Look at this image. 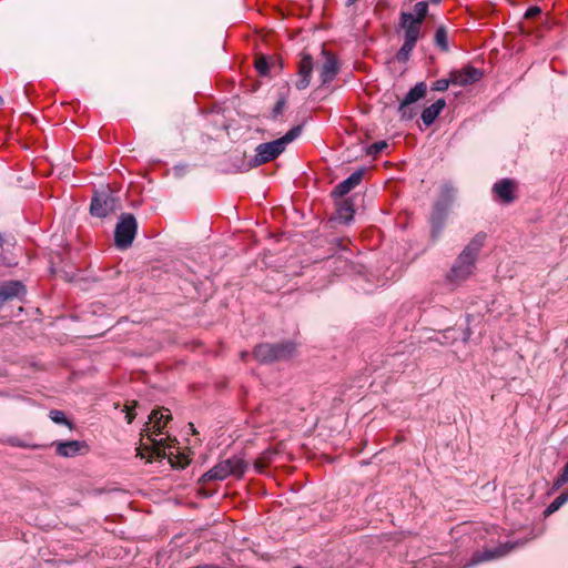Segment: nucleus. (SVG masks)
<instances>
[{
  "instance_id": "15",
  "label": "nucleus",
  "mask_w": 568,
  "mask_h": 568,
  "mask_svg": "<svg viewBox=\"0 0 568 568\" xmlns=\"http://www.w3.org/2000/svg\"><path fill=\"white\" fill-rule=\"evenodd\" d=\"M513 549H514L513 545H510L508 542L501 544V545L495 547L494 549H485L481 552L475 554L471 561H473V564H478V562H483V561H487V560H491V559H497L503 556H506Z\"/></svg>"
},
{
  "instance_id": "38",
  "label": "nucleus",
  "mask_w": 568,
  "mask_h": 568,
  "mask_svg": "<svg viewBox=\"0 0 568 568\" xmlns=\"http://www.w3.org/2000/svg\"><path fill=\"white\" fill-rule=\"evenodd\" d=\"M2 244H3V239H2V236L0 235V245H2Z\"/></svg>"
},
{
  "instance_id": "30",
  "label": "nucleus",
  "mask_w": 568,
  "mask_h": 568,
  "mask_svg": "<svg viewBox=\"0 0 568 568\" xmlns=\"http://www.w3.org/2000/svg\"><path fill=\"white\" fill-rule=\"evenodd\" d=\"M136 402H133V405H125V419L129 424L133 422L135 418L134 407Z\"/></svg>"
},
{
  "instance_id": "34",
  "label": "nucleus",
  "mask_w": 568,
  "mask_h": 568,
  "mask_svg": "<svg viewBox=\"0 0 568 568\" xmlns=\"http://www.w3.org/2000/svg\"><path fill=\"white\" fill-rule=\"evenodd\" d=\"M358 0H347V6H353L354 3H356Z\"/></svg>"
},
{
  "instance_id": "11",
  "label": "nucleus",
  "mask_w": 568,
  "mask_h": 568,
  "mask_svg": "<svg viewBox=\"0 0 568 568\" xmlns=\"http://www.w3.org/2000/svg\"><path fill=\"white\" fill-rule=\"evenodd\" d=\"M517 182L511 179H501L493 186V193L503 203L509 204L516 200Z\"/></svg>"
},
{
  "instance_id": "9",
  "label": "nucleus",
  "mask_w": 568,
  "mask_h": 568,
  "mask_svg": "<svg viewBox=\"0 0 568 568\" xmlns=\"http://www.w3.org/2000/svg\"><path fill=\"white\" fill-rule=\"evenodd\" d=\"M422 22L413 19V13L402 12L399 17V27L404 32V41L417 43L422 36Z\"/></svg>"
},
{
  "instance_id": "19",
  "label": "nucleus",
  "mask_w": 568,
  "mask_h": 568,
  "mask_svg": "<svg viewBox=\"0 0 568 568\" xmlns=\"http://www.w3.org/2000/svg\"><path fill=\"white\" fill-rule=\"evenodd\" d=\"M446 106V102L444 99H438L435 103L432 105L425 108L422 112V120L424 124L430 125L434 123L436 118L440 114V112Z\"/></svg>"
},
{
  "instance_id": "4",
  "label": "nucleus",
  "mask_w": 568,
  "mask_h": 568,
  "mask_svg": "<svg viewBox=\"0 0 568 568\" xmlns=\"http://www.w3.org/2000/svg\"><path fill=\"white\" fill-rule=\"evenodd\" d=\"M246 463L237 456H233L225 460L217 463L209 471H206L200 479V483H207L211 480H223L230 475L242 477L246 470Z\"/></svg>"
},
{
  "instance_id": "22",
  "label": "nucleus",
  "mask_w": 568,
  "mask_h": 568,
  "mask_svg": "<svg viewBox=\"0 0 568 568\" xmlns=\"http://www.w3.org/2000/svg\"><path fill=\"white\" fill-rule=\"evenodd\" d=\"M427 13L428 3L426 1H419L414 6L413 19L423 23Z\"/></svg>"
},
{
  "instance_id": "18",
  "label": "nucleus",
  "mask_w": 568,
  "mask_h": 568,
  "mask_svg": "<svg viewBox=\"0 0 568 568\" xmlns=\"http://www.w3.org/2000/svg\"><path fill=\"white\" fill-rule=\"evenodd\" d=\"M88 446L84 442L79 440H70V442H60L55 445V452L59 456L62 457H73L77 456L82 449H87Z\"/></svg>"
},
{
  "instance_id": "29",
  "label": "nucleus",
  "mask_w": 568,
  "mask_h": 568,
  "mask_svg": "<svg viewBox=\"0 0 568 568\" xmlns=\"http://www.w3.org/2000/svg\"><path fill=\"white\" fill-rule=\"evenodd\" d=\"M566 483H568V463L564 466L560 475L556 479L555 486L560 487V486L565 485Z\"/></svg>"
},
{
  "instance_id": "10",
  "label": "nucleus",
  "mask_w": 568,
  "mask_h": 568,
  "mask_svg": "<svg viewBox=\"0 0 568 568\" xmlns=\"http://www.w3.org/2000/svg\"><path fill=\"white\" fill-rule=\"evenodd\" d=\"M450 74L452 84L459 87L473 84L483 78V72L473 65H465L459 70L452 71Z\"/></svg>"
},
{
  "instance_id": "31",
  "label": "nucleus",
  "mask_w": 568,
  "mask_h": 568,
  "mask_svg": "<svg viewBox=\"0 0 568 568\" xmlns=\"http://www.w3.org/2000/svg\"><path fill=\"white\" fill-rule=\"evenodd\" d=\"M285 103H286V102H285V99H280V100L275 103V105H274V108H273V118H277L278 115H281V114H282V112H283V110H284V108H285Z\"/></svg>"
},
{
  "instance_id": "27",
  "label": "nucleus",
  "mask_w": 568,
  "mask_h": 568,
  "mask_svg": "<svg viewBox=\"0 0 568 568\" xmlns=\"http://www.w3.org/2000/svg\"><path fill=\"white\" fill-rule=\"evenodd\" d=\"M255 69L262 75H265L268 71V63L265 57H258L255 59Z\"/></svg>"
},
{
  "instance_id": "25",
  "label": "nucleus",
  "mask_w": 568,
  "mask_h": 568,
  "mask_svg": "<svg viewBox=\"0 0 568 568\" xmlns=\"http://www.w3.org/2000/svg\"><path fill=\"white\" fill-rule=\"evenodd\" d=\"M52 422L57 424H65L68 426H71L70 422L67 419L64 413L62 410L52 409L49 414Z\"/></svg>"
},
{
  "instance_id": "8",
  "label": "nucleus",
  "mask_w": 568,
  "mask_h": 568,
  "mask_svg": "<svg viewBox=\"0 0 568 568\" xmlns=\"http://www.w3.org/2000/svg\"><path fill=\"white\" fill-rule=\"evenodd\" d=\"M172 418L170 410L166 408L153 409L149 417V423L141 433L142 439L148 436V434L152 435H162L163 429Z\"/></svg>"
},
{
  "instance_id": "17",
  "label": "nucleus",
  "mask_w": 568,
  "mask_h": 568,
  "mask_svg": "<svg viewBox=\"0 0 568 568\" xmlns=\"http://www.w3.org/2000/svg\"><path fill=\"white\" fill-rule=\"evenodd\" d=\"M24 293V286L18 281H9L0 284V304L19 297Z\"/></svg>"
},
{
  "instance_id": "36",
  "label": "nucleus",
  "mask_w": 568,
  "mask_h": 568,
  "mask_svg": "<svg viewBox=\"0 0 568 568\" xmlns=\"http://www.w3.org/2000/svg\"><path fill=\"white\" fill-rule=\"evenodd\" d=\"M190 427H191L192 432H193V433H195L194 425H193V424H190Z\"/></svg>"
},
{
  "instance_id": "24",
  "label": "nucleus",
  "mask_w": 568,
  "mask_h": 568,
  "mask_svg": "<svg viewBox=\"0 0 568 568\" xmlns=\"http://www.w3.org/2000/svg\"><path fill=\"white\" fill-rule=\"evenodd\" d=\"M416 47V43H412L408 41H404L399 51L397 52V60L402 62H406L409 59L410 52Z\"/></svg>"
},
{
  "instance_id": "12",
  "label": "nucleus",
  "mask_w": 568,
  "mask_h": 568,
  "mask_svg": "<svg viewBox=\"0 0 568 568\" xmlns=\"http://www.w3.org/2000/svg\"><path fill=\"white\" fill-rule=\"evenodd\" d=\"M427 91V87L424 82H418L414 88H412L408 93L405 95L404 100L400 102L398 111L402 118L412 119L413 113L409 110V105L419 99L424 98Z\"/></svg>"
},
{
  "instance_id": "40",
  "label": "nucleus",
  "mask_w": 568,
  "mask_h": 568,
  "mask_svg": "<svg viewBox=\"0 0 568 568\" xmlns=\"http://www.w3.org/2000/svg\"><path fill=\"white\" fill-rule=\"evenodd\" d=\"M295 568H301V567H295Z\"/></svg>"
},
{
  "instance_id": "1",
  "label": "nucleus",
  "mask_w": 568,
  "mask_h": 568,
  "mask_svg": "<svg viewBox=\"0 0 568 568\" xmlns=\"http://www.w3.org/2000/svg\"><path fill=\"white\" fill-rule=\"evenodd\" d=\"M485 240L486 235L478 233L463 250L446 276L450 284L459 285L473 274L477 256L484 246Z\"/></svg>"
},
{
  "instance_id": "7",
  "label": "nucleus",
  "mask_w": 568,
  "mask_h": 568,
  "mask_svg": "<svg viewBox=\"0 0 568 568\" xmlns=\"http://www.w3.org/2000/svg\"><path fill=\"white\" fill-rule=\"evenodd\" d=\"M118 207V200L111 193L95 194L92 199L90 211L98 217H105Z\"/></svg>"
},
{
  "instance_id": "20",
  "label": "nucleus",
  "mask_w": 568,
  "mask_h": 568,
  "mask_svg": "<svg viewBox=\"0 0 568 568\" xmlns=\"http://www.w3.org/2000/svg\"><path fill=\"white\" fill-rule=\"evenodd\" d=\"M276 450L274 449H266L264 450L254 462V468L257 473H264L265 469L271 465L273 462Z\"/></svg>"
},
{
  "instance_id": "21",
  "label": "nucleus",
  "mask_w": 568,
  "mask_h": 568,
  "mask_svg": "<svg viewBox=\"0 0 568 568\" xmlns=\"http://www.w3.org/2000/svg\"><path fill=\"white\" fill-rule=\"evenodd\" d=\"M435 44L442 50L447 51L448 50V39H447V31L445 27H439L435 32L434 38Z\"/></svg>"
},
{
  "instance_id": "6",
  "label": "nucleus",
  "mask_w": 568,
  "mask_h": 568,
  "mask_svg": "<svg viewBox=\"0 0 568 568\" xmlns=\"http://www.w3.org/2000/svg\"><path fill=\"white\" fill-rule=\"evenodd\" d=\"M138 230L135 217L130 214H122L115 226L114 243L118 248L125 250L131 246Z\"/></svg>"
},
{
  "instance_id": "32",
  "label": "nucleus",
  "mask_w": 568,
  "mask_h": 568,
  "mask_svg": "<svg viewBox=\"0 0 568 568\" xmlns=\"http://www.w3.org/2000/svg\"><path fill=\"white\" fill-rule=\"evenodd\" d=\"M339 213H341V216H344L345 219H349V217H352L353 209L348 203L345 202L341 206Z\"/></svg>"
},
{
  "instance_id": "14",
  "label": "nucleus",
  "mask_w": 568,
  "mask_h": 568,
  "mask_svg": "<svg viewBox=\"0 0 568 568\" xmlns=\"http://www.w3.org/2000/svg\"><path fill=\"white\" fill-rule=\"evenodd\" d=\"M324 62L320 68V77L322 80V83H328L331 82L335 75L337 74L338 67H337V60L334 54H332L328 51H323Z\"/></svg>"
},
{
  "instance_id": "3",
  "label": "nucleus",
  "mask_w": 568,
  "mask_h": 568,
  "mask_svg": "<svg viewBox=\"0 0 568 568\" xmlns=\"http://www.w3.org/2000/svg\"><path fill=\"white\" fill-rule=\"evenodd\" d=\"M296 345L293 342L278 344L263 343L253 351V356L262 364H268L276 361L288 359L295 353Z\"/></svg>"
},
{
  "instance_id": "26",
  "label": "nucleus",
  "mask_w": 568,
  "mask_h": 568,
  "mask_svg": "<svg viewBox=\"0 0 568 568\" xmlns=\"http://www.w3.org/2000/svg\"><path fill=\"white\" fill-rule=\"evenodd\" d=\"M450 84H452V74L449 73L448 79L436 80L432 85V90L443 92V91H446Z\"/></svg>"
},
{
  "instance_id": "13",
  "label": "nucleus",
  "mask_w": 568,
  "mask_h": 568,
  "mask_svg": "<svg viewBox=\"0 0 568 568\" xmlns=\"http://www.w3.org/2000/svg\"><path fill=\"white\" fill-rule=\"evenodd\" d=\"M313 71V58L308 53H303L298 63V77L300 79L296 82V88L298 90H304L308 87L311 82V75Z\"/></svg>"
},
{
  "instance_id": "5",
  "label": "nucleus",
  "mask_w": 568,
  "mask_h": 568,
  "mask_svg": "<svg viewBox=\"0 0 568 568\" xmlns=\"http://www.w3.org/2000/svg\"><path fill=\"white\" fill-rule=\"evenodd\" d=\"M159 435L148 434L146 439L150 442L142 443L140 447L136 449V456L140 458H146L148 462H152L153 458H164L166 456V449H170L174 446L175 439L166 436L163 438H158Z\"/></svg>"
},
{
  "instance_id": "35",
  "label": "nucleus",
  "mask_w": 568,
  "mask_h": 568,
  "mask_svg": "<svg viewBox=\"0 0 568 568\" xmlns=\"http://www.w3.org/2000/svg\"><path fill=\"white\" fill-rule=\"evenodd\" d=\"M246 356H247V353H246V352H243V353L241 354V357H242V359H243V361H245V359H246Z\"/></svg>"
},
{
  "instance_id": "28",
  "label": "nucleus",
  "mask_w": 568,
  "mask_h": 568,
  "mask_svg": "<svg viewBox=\"0 0 568 568\" xmlns=\"http://www.w3.org/2000/svg\"><path fill=\"white\" fill-rule=\"evenodd\" d=\"M385 148H387V143L385 141H381V142L372 144L368 148L367 153L371 155H376L379 152H382Z\"/></svg>"
},
{
  "instance_id": "2",
  "label": "nucleus",
  "mask_w": 568,
  "mask_h": 568,
  "mask_svg": "<svg viewBox=\"0 0 568 568\" xmlns=\"http://www.w3.org/2000/svg\"><path fill=\"white\" fill-rule=\"evenodd\" d=\"M301 131V126H294L284 136L257 145L254 165H262L277 158L285 150V146L300 135Z\"/></svg>"
},
{
  "instance_id": "33",
  "label": "nucleus",
  "mask_w": 568,
  "mask_h": 568,
  "mask_svg": "<svg viewBox=\"0 0 568 568\" xmlns=\"http://www.w3.org/2000/svg\"><path fill=\"white\" fill-rule=\"evenodd\" d=\"M541 12V10L538 8V7H530L526 13H525V18L527 19H532L535 18L536 16H538L539 13Z\"/></svg>"
},
{
  "instance_id": "37",
  "label": "nucleus",
  "mask_w": 568,
  "mask_h": 568,
  "mask_svg": "<svg viewBox=\"0 0 568 568\" xmlns=\"http://www.w3.org/2000/svg\"><path fill=\"white\" fill-rule=\"evenodd\" d=\"M433 3H438L440 0H430Z\"/></svg>"
},
{
  "instance_id": "16",
  "label": "nucleus",
  "mask_w": 568,
  "mask_h": 568,
  "mask_svg": "<svg viewBox=\"0 0 568 568\" xmlns=\"http://www.w3.org/2000/svg\"><path fill=\"white\" fill-rule=\"evenodd\" d=\"M363 179V171H356L352 173L346 180L338 183L334 190L332 191V196L342 197L349 193L354 187H356Z\"/></svg>"
},
{
  "instance_id": "39",
  "label": "nucleus",
  "mask_w": 568,
  "mask_h": 568,
  "mask_svg": "<svg viewBox=\"0 0 568 568\" xmlns=\"http://www.w3.org/2000/svg\"><path fill=\"white\" fill-rule=\"evenodd\" d=\"M3 103V99L0 97V105H2Z\"/></svg>"
},
{
  "instance_id": "23",
  "label": "nucleus",
  "mask_w": 568,
  "mask_h": 568,
  "mask_svg": "<svg viewBox=\"0 0 568 568\" xmlns=\"http://www.w3.org/2000/svg\"><path fill=\"white\" fill-rule=\"evenodd\" d=\"M568 500V493H562L556 497L552 503L546 508L545 515L549 516L557 511Z\"/></svg>"
}]
</instances>
